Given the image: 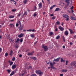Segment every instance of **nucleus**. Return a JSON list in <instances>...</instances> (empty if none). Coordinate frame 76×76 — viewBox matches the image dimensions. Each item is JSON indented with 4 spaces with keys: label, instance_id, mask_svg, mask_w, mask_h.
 <instances>
[{
    "label": "nucleus",
    "instance_id": "1",
    "mask_svg": "<svg viewBox=\"0 0 76 76\" xmlns=\"http://www.w3.org/2000/svg\"><path fill=\"white\" fill-rule=\"evenodd\" d=\"M35 72L37 74H38L39 76H42V74L44 73L43 72H41V71L40 70H36L35 71Z\"/></svg>",
    "mask_w": 76,
    "mask_h": 76
},
{
    "label": "nucleus",
    "instance_id": "2",
    "mask_svg": "<svg viewBox=\"0 0 76 76\" xmlns=\"http://www.w3.org/2000/svg\"><path fill=\"white\" fill-rule=\"evenodd\" d=\"M50 64L51 69H55V67L53 66H54V64H56V63L55 62H54L53 63L50 62Z\"/></svg>",
    "mask_w": 76,
    "mask_h": 76
},
{
    "label": "nucleus",
    "instance_id": "3",
    "mask_svg": "<svg viewBox=\"0 0 76 76\" xmlns=\"http://www.w3.org/2000/svg\"><path fill=\"white\" fill-rule=\"evenodd\" d=\"M42 47L45 51H47L48 50V47L47 46H45L44 45H42Z\"/></svg>",
    "mask_w": 76,
    "mask_h": 76
},
{
    "label": "nucleus",
    "instance_id": "4",
    "mask_svg": "<svg viewBox=\"0 0 76 76\" xmlns=\"http://www.w3.org/2000/svg\"><path fill=\"white\" fill-rule=\"evenodd\" d=\"M71 66H73L75 67H76V61H75L74 62H72V63H71Z\"/></svg>",
    "mask_w": 76,
    "mask_h": 76
},
{
    "label": "nucleus",
    "instance_id": "5",
    "mask_svg": "<svg viewBox=\"0 0 76 76\" xmlns=\"http://www.w3.org/2000/svg\"><path fill=\"white\" fill-rule=\"evenodd\" d=\"M70 0H65V2L66 3L67 6H69V5Z\"/></svg>",
    "mask_w": 76,
    "mask_h": 76
},
{
    "label": "nucleus",
    "instance_id": "6",
    "mask_svg": "<svg viewBox=\"0 0 76 76\" xmlns=\"http://www.w3.org/2000/svg\"><path fill=\"white\" fill-rule=\"evenodd\" d=\"M39 7V9H41L42 8V3H40L39 4H38Z\"/></svg>",
    "mask_w": 76,
    "mask_h": 76
},
{
    "label": "nucleus",
    "instance_id": "7",
    "mask_svg": "<svg viewBox=\"0 0 76 76\" xmlns=\"http://www.w3.org/2000/svg\"><path fill=\"white\" fill-rule=\"evenodd\" d=\"M59 29L61 31H64V28L61 27V26H60L59 27Z\"/></svg>",
    "mask_w": 76,
    "mask_h": 76
},
{
    "label": "nucleus",
    "instance_id": "8",
    "mask_svg": "<svg viewBox=\"0 0 76 76\" xmlns=\"http://www.w3.org/2000/svg\"><path fill=\"white\" fill-rule=\"evenodd\" d=\"M69 30L70 31V34H75V32L73 31L71 29H69Z\"/></svg>",
    "mask_w": 76,
    "mask_h": 76
},
{
    "label": "nucleus",
    "instance_id": "9",
    "mask_svg": "<svg viewBox=\"0 0 76 76\" xmlns=\"http://www.w3.org/2000/svg\"><path fill=\"white\" fill-rule=\"evenodd\" d=\"M23 27L22 26H20V27L19 28V30L20 31H22L23 30Z\"/></svg>",
    "mask_w": 76,
    "mask_h": 76
},
{
    "label": "nucleus",
    "instance_id": "10",
    "mask_svg": "<svg viewBox=\"0 0 76 76\" xmlns=\"http://www.w3.org/2000/svg\"><path fill=\"white\" fill-rule=\"evenodd\" d=\"M16 67V64L13 65L12 67V69H15Z\"/></svg>",
    "mask_w": 76,
    "mask_h": 76
},
{
    "label": "nucleus",
    "instance_id": "11",
    "mask_svg": "<svg viewBox=\"0 0 76 76\" xmlns=\"http://www.w3.org/2000/svg\"><path fill=\"white\" fill-rule=\"evenodd\" d=\"M59 59H60V58H58L56 59H55L53 61H59Z\"/></svg>",
    "mask_w": 76,
    "mask_h": 76
},
{
    "label": "nucleus",
    "instance_id": "12",
    "mask_svg": "<svg viewBox=\"0 0 76 76\" xmlns=\"http://www.w3.org/2000/svg\"><path fill=\"white\" fill-rule=\"evenodd\" d=\"M62 16L63 17L65 18H68V17H69V15L66 14H63V15Z\"/></svg>",
    "mask_w": 76,
    "mask_h": 76
},
{
    "label": "nucleus",
    "instance_id": "13",
    "mask_svg": "<svg viewBox=\"0 0 76 76\" xmlns=\"http://www.w3.org/2000/svg\"><path fill=\"white\" fill-rule=\"evenodd\" d=\"M23 36V34L22 33H21L18 36V37L19 38H21V37H22Z\"/></svg>",
    "mask_w": 76,
    "mask_h": 76
},
{
    "label": "nucleus",
    "instance_id": "14",
    "mask_svg": "<svg viewBox=\"0 0 76 76\" xmlns=\"http://www.w3.org/2000/svg\"><path fill=\"white\" fill-rule=\"evenodd\" d=\"M71 20H76V18H75L73 17V16H71Z\"/></svg>",
    "mask_w": 76,
    "mask_h": 76
},
{
    "label": "nucleus",
    "instance_id": "15",
    "mask_svg": "<svg viewBox=\"0 0 76 76\" xmlns=\"http://www.w3.org/2000/svg\"><path fill=\"white\" fill-rule=\"evenodd\" d=\"M62 72H67V70L66 69H63L61 70Z\"/></svg>",
    "mask_w": 76,
    "mask_h": 76
},
{
    "label": "nucleus",
    "instance_id": "16",
    "mask_svg": "<svg viewBox=\"0 0 76 76\" xmlns=\"http://www.w3.org/2000/svg\"><path fill=\"white\" fill-rule=\"evenodd\" d=\"M20 41V39L19 38H17V40L15 42V43H19V42Z\"/></svg>",
    "mask_w": 76,
    "mask_h": 76
},
{
    "label": "nucleus",
    "instance_id": "17",
    "mask_svg": "<svg viewBox=\"0 0 76 76\" xmlns=\"http://www.w3.org/2000/svg\"><path fill=\"white\" fill-rule=\"evenodd\" d=\"M33 53H34V52H32L31 53H28V56H31L33 54Z\"/></svg>",
    "mask_w": 76,
    "mask_h": 76
},
{
    "label": "nucleus",
    "instance_id": "18",
    "mask_svg": "<svg viewBox=\"0 0 76 76\" xmlns=\"http://www.w3.org/2000/svg\"><path fill=\"white\" fill-rule=\"evenodd\" d=\"M64 34L65 35H69V32H68L67 31H65Z\"/></svg>",
    "mask_w": 76,
    "mask_h": 76
},
{
    "label": "nucleus",
    "instance_id": "19",
    "mask_svg": "<svg viewBox=\"0 0 76 76\" xmlns=\"http://www.w3.org/2000/svg\"><path fill=\"white\" fill-rule=\"evenodd\" d=\"M15 16H14V15H10V16H9V18H10V19H12V18H14Z\"/></svg>",
    "mask_w": 76,
    "mask_h": 76
},
{
    "label": "nucleus",
    "instance_id": "20",
    "mask_svg": "<svg viewBox=\"0 0 76 76\" xmlns=\"http://www.w3.org/2000/svg\"><path fill=\"white\" fill-rule=\"evenodd\" d=\"M65 61V60H64L63 59V58H61V63H62V62H64Z\"/></svg>",
    "mask_w": 76,
    "mask_h": 76
},
{
    "label": "nucleus",
    "instance_id": "21",
    "mask_svg": "<svg viewBox=\"0 0 76 76\" xmlns=\"http://www.w3.org/2000/svg\"><path fill=\"white\" fill-rule=\"evenodd\" d=\"M12 54H13V51L11 50L10 53V56H12Z\"/></svg>",
    "mask_w": 76,
    "mask_h": 76
},
{
    "label": "nucleus",
    "instance_id": "22",
    "mask_svg": "<svg viewBox=\"0 0 76 76\" xmlns=\"http://www.w3.org/2000/svg\"><path fill=\"white\" fill-rule=\"evenodd\" d=\"M30 36L31 37H32V38H34V37H35V36L34 35V34H31L30 35Z\"/></svg>",
    "mask_w": 76,
    "mask_h": 76
},
{
    "label": "nucleus",
    "instance_id": "23",
    "mask_svg": "<svg viewBox=\"0 0 76 76\" xmlns=\"http://www.w3.org/2000/svg\"><path fill=\"white\" fill-rule=\"evenodd\" d=\"M37 10V7L35 6H34V8H33V10L34 11H35Z\"/></svg>",
    "mask_w": 76,
    "mask_h": 76
},
{
    "label": "nucleus",
    "instance_id": "24",
    "mask_svg": "<svg viewBox=\"0 0 76 76\" xmlns=\"http://www.w3.org/2000/svg\"><path fill=\"white\" fill-rule=\"evenodd\" d=\"M60 10V9L58 8H57L55 10V11H56V12H58V10Z\"/></svg>",
    "mask_w": 76,
    "mask_h": 76
},
{
    "label": "nucleus",
    "instance_id": "25",
    "mask_svg": "<svg viewBox=\"0 0 76 76\" xmlns=\"http://www.w3.org/2000/svg\"><path fill=\"white\" fill-rule=\"evenodd\" d=\"M60 38V36H58L56 37V39H59Z\"/></svg>",
    "mask_w": 76,
    "mask_h": 76
},
{
    "label": "nucleus",
    "instance_id": "26",
    "mask_svg": "<svg viewBox=\"0 0 76 76\" xmlns=\"http://www.w3.org/2000/svg\"><path fill=\"white\" fill-rule=\"evenodd\" d=\"M14 71H12V72L10 74V76H12V75H14Z\"/></svg>",
    "mask_w": 76,
    "mask_h": 76
},
{
    "label": "nucleus",
    "instance_id": "27",
    "mask_svg": "<svg viewBox=\"0 0 76 76\" xmlns=\"http://www.w3.org/2000/svg\"><path fill=\"white\" fill-rule=\"evenodd\" d=\"M10 27H13V26H14V25L12 24H10Z\"/></svg>",
    "mask_w": 76,
    "mask_h": 76
},
{
    "label": "nucleus",
    "instance_id": "28",
    "mask_svg": "<svg viewBox=\"0 0 76 76\" xmlns=\"http://www.w3.org/2000/svg\"><path fill=\"white\" fill-rule=\"evenodd\" d=\"M27 32H32V29H30L29 30H27Z\"/></svg>",
    "mask_w": 76,
    "mask_h": 76
},
{
    "label": "nucleus",
    "instance_id": "29",
    "mask_svg": "<svg viewBox=\"0 0 76 76\" xmlns=\"http://www.w3.org/2000/svg\"><path fill=\"white\" fill-rule=\"evenodd\" d=\"M10 66H12L13 64V62H10Z\"/></svg>",
    "mask_w": 76,
    "mask_h": 76
},
{
    "label": "nucleus",
    "instance_id": "30",
    "mask_svg": "<svg viewBox=\"0 0 76 76\" xmlns=\"http://www.w3.org/2000/svg\"><path fill=\"white\" fill-rule=\"evenodd\" d=\"M23 3L24 4H25L26 3H27V0H25L23 1Z\"/></svg>",
    "mask_w": 76,
    "mask_h": 76
},
{
    "label": "nucleus",
    "instance_id": "31",
    "mask_svg": "<svg viewBox=\"0 0 76 76\" xmlns=\"http://www.w3.org/2000/svg\"><path fill=\"white\" fill-rule=\"evenodd\" d=\"M31 76H37V75L35 74H33Z\"/></svg>",
    "mask_w": 76,
    "mask_h": 76
},
{
    "label": "nucleus",
    "instance_id": "32",
    "mask_svg": "<svg viewBox=\"0 0 76 76\" xmlns=\"http://www.w3.org/2000/svg\"><path fill=\"white\" fill-rule=\"evenodd\" d=\"M7 71L8 72V73H10V72H11V71L10 70V69H8L7 70Z\"/></svg>",
    "mask_w": 76,
    "mask_h": 76
},
{
    "label": "nucleus",
    "instance_id": "33",
    "mask_svg": "<svg viewBox=\"0 0 76 76\" xmlns=\"http://www.w3.org/2000/svg\"><path fill=\"white\" fill-rule=\"evenodd\" d=\"M53 32H50V35H53Z\"/></svg>",
    "mask_w": 76,
    "mask_h": 76
},
{
    "label": "nucleus",
    "instance_id": "34",
    "mask_svg": "<svg viewBox=\"0 0 76 76\" xmlns=\"http://www.w3.org/2000/svg\"><path fill=\"white\" fill-rule=\"evenodd\" d=\"M66 21H68V20H69V17L66 18Z\"/></svg>",
    "mask_w": 76,
    "mask_h": 76
},
{
    "label": "nucleus",
    "instance_id": "35",
    "mask_svg": "<svg viewBox=\"0 0 76 76\" xmlns=\"http://www.w3.org/2000/svg\"><path fill=\"white\" fill-rule=\"evenodd\" d=\"M20 42H23V38H21L20 40Z\"/></svg>",
    "mask_w": 76,
    "mask_h": 76
},
{
    "label": "nucleus",
    "instance_id": "36",
    "mask_svg": "<svg viewBox=\"0 0 76 76\" xmlns=\"http://www.w3.org/2000/svg\"><path fill=\"white\" fill-rule=\"evenodd\" d=\"M15 57H14L12 58V61H15Z\"/></svg>",
    "mask_w": 76,
    "mask_h": 76
},
{
    "label": "nucleus",
    "instance_id": "37",
    "mask_svg": "<svg viewBox=\"0 0 76 76\" xmlns=\"http://www.w3.org/2000/svg\"><path fill=\"white\" fill-rule=\"evenodd\" d=\"M56 23L57 25H59V24H60V22L59 21H58L56 22Z\"/></svg>",
    "mask_w": 76,
    "mask_h": 76
},
{
    "label": "nucleus",
    "instance_id": "38",
    "mask_svg": "<svg viewBox=\"0 0 76 76\" xmlns=\"http://www.w3.org/2000/svg\"><path fill=\"white\" fill-rule=\"evenodd\" d=\"M20 15H21V14L19 13V14H18V15L17 17H20Z\"/></svg>",
    "mask_w": 76,
    "mask_h": 76
},
{
    "label": "nucleus",
    "instance_id": "39",
    "mask_svg": "<svg viewBox=\"0 0 76 76\" xmlns=\"http://www.w3.org/2000/svg\"><path fill=\"white\" fill-rule=\"evenodd\" d=\"M26 15H26H27V12H25L24 13V14L23 15Z\"/></svg>",
    "mask_w": 76,
    "mask_h": 76
},
{
    "label": "nucleus",
    "instance_id": "40",
    "mask_svg": "<svg viewBox=\"0 0 76 76\" xmlns=\"http://www.w3.org/2000/svg\"><path fill=\"white\" fill-rule=\"evenodd\" d=\"M62 38L64 42H65V38H64V37H63Z\"/></svg>",
    "mask_w": 76,
    "mask_h": 76
},
{
    "label": "nucleus",
    "instance_id": "41",
    "mask_svg": "<svg viewBox=\"0 0 76 76\" xmlns=\"http://www.w3.org/2000/svg\"><path fill=\"white\" fill-rule=\"evenodd\" d=\"M8 56V53H6L5 54V57H7Z\"/></svg>",
    "mask_w": 76,
    "mask_h": 76
},
{
    "label": "nucleus",
    "instance_id": "42",
    "mask_svg": "<svg viewBox=\"0 0 76 76\" xmlns=\"http://www.w3.org/2000/svg\"><path fill=\"white\" fill-rule=\"evenodd\" d=\"M36 16H37V13H34L33 15V16H34V17H35Z\"/></svg>",
    "mask_w": 76,
    "mask_h": 76
},
{
    "label": "nucleus",
    "instance_id": "43",
    "mask_svg": "<svg viewBox=\"0 0 76 76\" xmlns=\"http://www.w3.org/2000/svg\"><path fill=\"white\" fill-rule=\"evenodd\" d=\"M18 23H19V25H20V26H21V25L22 24L21 23H20V21H19L18 22Z\"/></svg>",
    "mask_w": 76,
    "mask_h": 76
},
{
    "label": "nucleus",
    "instance_id": "44",
    "mask_svg": "<svg viewBox=\"0 0 76 76\" xmlns=\"http://www.w3.org/2000/svg\"><path fill=\"white\" fill-rule=\"evenodd\" d=\"M68 62H69V61H66V65H67V63H68Z\"/></svg>",
    "mask_w": 76,
    "mask_h": 76
},
{
    "label": "nucleus",
    "instance_id": "45",
    "mask_svg": "<svg viewBox=\"0 0 76 76\" xmlns=\"http://www.w3.org/2000/svg\"><path fill=\"white\" fill-rule=\"evenodd\" d=\"M16 10H12V11L13 12H15Z\"/></svg>",
    "mask_w": 76,
    "mask_h": 76
},
{
    "label": "nucleus",
    "instance_id": "46",
    "mask_svg": "<svg viewBox=\"0 0 76 76\" xmlns=\"http://www.w3.org/2000/svg\"><path fill=\"white\" fill-rule=\"evenodd\" d=\"M56 19V16L52 18V19Z\"/></svg>",
    "mask_w": 76,
    "mask_h": 76
},
{
    "label": "nucleus",
    "instance_id": "47",
    "mask_svg": "<svg viewBox=\"0 0 76 76\" xmlns=\"http://www.w3.org/2000/svg\"><path fill=\"white\" fill-rule=\"evenodd\" d=\"M33 60H36V59H37V58H36V57H34L33 58Z\"/></svg>",
    "mask_w": 76,
    "mask_h": 76
},
{
    "label": "nucleus",
    "instance_id": "48",
    "mask_svg": "<svg viewBox=\"0 0 76 76\" xmlns=\"http://www.w3.org/2000/svg\"><path fill=\"white\" fill-rule=\"evenodd\" d=\"M19 26V24L18 23H16V26H17V27H18V26Z\"/></svg>",
    "mask_w": 76,
    "mask_h": 76
},
{
    "label": "nucleus",
    "instance_id": "49",
    "mask_svg": "<svg viewBox=\"0 0 76 76\" xmlns=\"http://www.w3.org/2000/svg\"><path fill=\"white\" fill-rule=\"evenodd\" d=\"M37 42L36 41L35 42H34V45H36V44H37Z\"/></svg>",
    "mask_w": 76,
    "mask_h": 76
},
{
    "label": "nucleus",
    "instance_id": "50",
    "mask_svg": "<svg viewBox=\"0 0 76 76\" xmlns=\"http://www.w3.org/2000/svg\"><path fill=\"white\" fill-rule=\"evenodd\" d=\"M15 48H18V45H15Z\"/></svg>",
    "mask_w": 76,
    "mask_h": 76
},
{
    "label": "nucleus",
    "instance_id": "51",
    "mask_svg": "<svg viewBox=\"0 0 76 76\" xmlns=\"http://www.w3.org/2000/svg\"><path fill=\"white\" fill-rule=\"evenodd\" d=\"M31 32H35V30H34V29H33L32 30L31 29Z\"/></svg>",
    "mask_w": 76,
    "mask_h": 76
},
{
    "label": "nucleus",
    "instance_id": "52",
    "mask_svg": "<svg viewBox=\"0 0 76 76\" xmlns=\"http://www.w3.org/2000/svg\"><path fill=\"white\" fill-rule=\"evenodd\" d=\"M22 54H20L19 55V57H22Z\"/></svg>",
    "mask_w": 76,
    "mask_h": 76
},
{
    "label": "nucleus",
    "instance_id": "53",
    "mask_svg": "<svg viewBox=\"0 0 76 76\" xmlns=\"http://www.w3.org/2000/svg\"><path fill=\"white\" fill-rule=\"evenodd\" d=\"M70 45H73V43H72V42H70Z\"/></svg>",
    "mask_w": 76,
    "mask_h": 76
},
{
    "label": "nucleus",
    "instance_id": "54",
    "mask_svg": "<svg viewBox=\"0 0 76 76\" xmlns=\"http://www.w3.org/2000/svg\"><path fill=\"white\" fill-rule=\"evenodd\" d=\"M50 16H54V15L52 14H50Z\"/></svg>",
    "mask_w": 76,
    "mask_h": 76
},
{
    "label": "nucleus",
    "instance_id": "55",
    "mask_svg": "<svg viewBox=\"0 0 76 76\" xmlns=\"http://www.w3.org/2000/svg\"><path fill=\"white\" fill-rule=\"evenodd\" d=\"M1 50H2V49L1 48H0V53H1Z\"/></svg>",
    "mask_w": 76,
    "mask_h": 76
},
{
    "label": "nucleus",
    "instance_id": "56",
    "mask_svg": "<svg viewBox=\"0 0 76 76\" xmlns=\"http://www.w3.org/2000/svg\"><path fill=\"white\" fill-rule=\"evenodd\" d=\"M29 69H32V66H29Z\"/></svg>",
    "mask_w": 76,
    "mask_h": 76
},
{
    "label": "nucleus",
    "instance_id": "57",
    "mask_svg": "<svg viewBox=\"0 0 76 76\" xmlns=\"http://www.w3.org/2000/svg\"><path fill=\"white\" fill-rule=\"evenodd\" d=\"M57 29H58L57 27H56V29H55V31H57Z\"/></svg>",
    "mask_w": 76,
    "mask_h": 76
},
{
    "label": "nucleus",
    "instance_id": "58",
    "mask_svg": "<svg viewBox=\"0 0 76 76\" xmlns=\"http://www.w3.org/2000/svg\"><path fill=\"white\" fill-rule=\"evenodd\" d=\"M60 76H63V74H61L60 75Z\"/></svg>",
    "mask_w": 76,
    "mask_h": 76
},
{
    "label": "nucleus",
    "instance_id": "59",
    "mask_svg": "<svg viewBox=\"0 0 76 76\" xmlns=\"http://www.w3.org/2000/svg\"><path fill=\"white\" fill-rule=\"evenodd\" d=\"M53 8V6H52L50 8V10H51V9H52Z\"/></svg>",
    "mask_w": 76,
    "mask_h": 76
},
{
    "label": "nucleus",
    "instance_id": "60",
    "mask_svg": "<svg viewBox=\"0 0 76 76\" xmlns=\"http://www.w3.org/2000/svg\"><path fill=\"white\" fill-rule=\"evenodd\" d=\"M11 22H13L14 21V20H10Z\"/></svg>",
    "mask_w": 76,
    "mask_h": 76
},
{
    "label": "nucleus",
    "instance_id": "61",
    "mask_svg": "<svg viewBox=\"0 0 76 76\" xmlns=\"http://www.w3.org/2000/svg\"><path fill=\"white\" fill-rule=\"evenodd\" d=\"M55 6H56V5H54L52 6V7H55Z\"/></svg>",
    "mask_w": 76,
    "mask_h": 76
},
{
    "label": "nucleus",
    "instance_id": "62",
    "mask_svg": "<svg viewBox=\"0 0 76 76\" xmlns=\"http://www.w3.org/2000/svg\"><path fill=\"white\" fill-rule=\"evenodd\" d=\"M63 48H64H64H65V46H63Z\"/></svg>",
    "mask_w": 76,
    "mask_h": 76
},
{
    "label": "nucleus",
    "instance_id": "63",
    "mask_svg": "<svg viewBox=\"0 0 76 76\" xmlns=\"http://www.w3.org/2000/svg\"><path fill=\"white\" fill-rule=\"evenodd\" d=\"M71 9H73V6H72V7L71 8Z\"/></svg>",
    "mask_w": 76,
    "mask_h": 76
},
{
    "label": "nucleus",
    "instance_id": "64",
    "mask_svg": "<svg viewBox=\"0 0 76 76\" xmlns=\"http://www.w3.org/2000/svg\"><path fill=\"white\" fill-rule=\"evenodd\" d=\"M74 38H76V35H75L74 36Z\"/></svg>",
    "mask_w": 76,
    "mask_h": 76
}]
</instances>
